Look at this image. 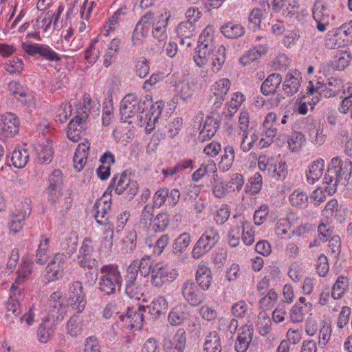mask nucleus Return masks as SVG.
Wrapping results in <instances>:
<instances>
[{"label":"nucleus","instance_id":"1","mask_svg":"<svg viewBox=\"0 0 352 352\" xmlns=\"http://www.w3.org/2000/svg\"><path fill=\"white\" fill-rule=\"evenodd\" d=\"M352 173V162L350 160H342L338 157H333L324 175L325 184L336 190L337 186H346Z\"/></svg>","mask_w":352,"mask_h":352},{"label":"nucleus","instance_id":"2","mask_svg":"<svg viewBox=\"0 0 352 352\" xmlns=\"http://www.w3.org/2000/svg\"><path fill=\"white\" fill-rule=\"evenodd\" d=\"M152 98L146 95L144 98L138 99L133 94L126 95L120 103V113L121 120L124 122L131 124L133 122L131 118H133L136 114L138 115V119L140 120V124H142L144 116L143 113L150 105Z\"/></svg>","mask_w":352,"mask_h":352},{"label":"nucleus","instance_id":"3","mask_svg":"<svg viewBox=\"0 0 352 352\" xmlns=\"http://www.w3.org/2000/svg\"><path fill=\"white\" fill-rule=\"evenodd\" d=\"M98 289L106 295L115 294L122 284V276L116 265H105L100 269Z\"/></svg>","mask_w":352,"mask_h":352},{"label":"nucleus","instance_id":"4","mask_svg":"<svg viewBox=\"0 0 352 352\" xmlns=\"http://www.w3.org/2000/svg\"><path fill=\"white\" fill-rule=\"evenodd\" d=\"M108 189L113 190L117 195L125 192L126 199L131 200L138 193L139 186L136 181L131 179L125 170L120 175L113 176Z\"/></svg>","mask_w":352,"mask_h":352},{"label":"nucleus","instance_id":"5","mask_svg":"<svg viewBox=\"0 0 352 352\" xmlns=\"http://www.w3.org/2000/svg\"><path fill=\"white\" fill-rule=\"evenodd\" d=\"M142 278L138 276L137 263H131L125 275V294L131 298L140 299L143 295Z\"/></svg>","mask_w":352,"mask_h":352},{"label":"nucleus","instance_id":"6","mask_svg":"<svg viewBox=\"0 0 352 352\" xmlns=\"http://www.w3.org/2000/svg\"><path fill=\"white\" fill-rule=\"evenodd\" d=\"M68 307L77 313H81L87 305L86 296L81 282L74 281L69 287L66 298Z\"/></svg>","mask_w":352,"mask_h":352},{"label":"nucleus","instance_id":"7","mask_svg":"<svg viewBox=\"0 0 352 352\" xmlns=\"http://www.w3.org/2000/svg\"><path fill=\"white\" fill-rule=\"evenodd\" d=\"M67 257L63 253L56 254L45 269V279L52 282L60 279L65 275Z\"/></svg>","mask_w":352,"mask_h":352},{"label":"nucleus","instance_id":"8","mask_svg":"<svg viewBox=\"0 0 352 352\" xmlns=\"http://www.w3.org/2000/svg\"><path fill=\"white\" fill-rule=\"evenodd\" d=\"M22 48L28 54L38 55L39 57L50 62H59L61 60L60 55L47 45L23 43Z\"/></svg>","mask_w":352,"mask_h":352},{"label":"nucleus","instance_id":"9","mask_svg":"<svg viewBox=\"0 0 352 352\" xmlns=\"http://www.w3.org/2000/svg\"><path fill=\"white\" fill-rule=\"evenodd\" d=\"M90 238H85L82 241L78 255V264L82 268L91 270L98 267L97 260L93 258L94 248Z\"/></svg>","mask_w":352,"mask_h":352},{"label":"nucleus","instance_id":"10","mask_svg":"<svg viewBox=\"0 0 352 352\" xmlns=\"http://www.w3.org/2000/svg\"><path fill=\"white\" fill-rule=\"evenodd\" d=\"M176 272L161 263L155 264L151 271V283L156 287H161L176 278Z\"/></svg>","mask_w":352,"mask_h":352},{"label":"nucleus","instance_id":"11","mask_svg":"<svg viewBox=\"0 0 352 352\" xmlns=\"http://www.w3.org/2000/svg\"><path fill=\"white\" fill-rule=\"evenodd\" d=\"M30 200L25 199V208L15 209L10 215V221L8 226L10 233L16 234L21 231L25 219L29 217L31 212Z\"/></svg>","mask_w":352,"mask_h":352},{"label":"nucleus","instance_id":"12","mask_svg":"<svg viewBox=\"0 0 352 352\" xmlns=\"http://www.w3.org/2000/svg\"><path fill=\"white\" fill-rule=\"evenodd\" d=\"M48 313L56 317V319H63L67 312L68 305L66 298H63L60 292H53L48 300Z\"/></svg>","mask_w":352,"mask_h":352},{"label":"nucleus","instance_id":"13","mask_svg":"<svg viewBox=\"0 0 352 352\" xmlns=\"http://www.w3.org/2000/svg\"><path fill=\"white\" fill-rule=\"evenodd\" d=\"M182 295L192 306H198L204 302L205 295L199 291L192 280H186L182 285Z\"/></svg>","mask_w":352,"mask_h":352},{"label":"nucleus","instance_id":"14","mask_svg":"<svg viewBox=\"0 0 352 352\" xmlns=\"http://www.w3.org/2000/svg\"><path fill=\"white\" fill-rule=\"evenodd\" d=\"M143 310H145V307L142 305L138 307V311H133L129 308L125 315L120 314L118 317L122 322L126 324V327L130 329L140 330L144 321Z\"/></svg>","mask_w":352,"mask_h":352},{"label":"nucleus","instance_id":"15","mask_svg":"<svg viewBox=\"0 0 352 352\" xmlns=\"http://www.w3.org/2000/svg\"><path fill=\"white\" fill-rule=\"evenodd\" d=\"M219 126L220 118L218 114L212 113L210 116H207L197 139L201 142L210 140L215 135Z\"/></svg>","mask_w":352,"mask_h":352},{"label":"nucleus","instance_id":"16","mask_svg":"<svg viewBox=\"0 0 352 352\" xmlns=\"http://www.w3.org/2000/svg\"><path fill=\"white\" fill-rule=\"evenodd\" d=\"M50 185L49 200L52 204H56L61 195V190L63 186V173L59 169L54 170L49 179Z\"/></svg>","mask_w":352,"mask_h":352},{"label":"nucleus","instance_id":"17","mask_svg":"<svg viewBox=\"0 0 352 352\" xmlns=\"http://www.w3.org/2000/svg\"><path fill=\"white\" fill-rule=\"evenodd\" d=\"M186 344L185 331L179 333V331H172L167 336L164 342L166 352H183Z\"/></svg>","mask_w":352,"mask_h":352},{"label":"nucleus","instance_id":"18","mask_svg":"<svg viewBox=\"0 0 352 352\" xmlns=\"http://www.w3.org/2000/svg\"><path fill=\"white\" fill-rule=\"evenodd\" d=\"M88 115L74 117L67 126V137L73 142H78L87 128L86 119Z\"/></svg>","mask_w":352,"mask_h":352},{"label":"nucleus","instance_id":"19","mask_svg":"<svg viewBox=\"0 0 352 352\" xmlns=\"http://www.w3.org/2000/svg\"><path fill=\"white\" fill-rule=\"evenodd\" d=\"M164 107V103L162 100H158L155 104L150 105L149 112L145 114L144 121L142 123L146 124L145 130L147 133H151L154 129Z\"/></svg>","mask_w":352,"mask_h":352},{"label":"nucleus","instance_id":"20","mask_svg":"<svg viewBox=\"0 0 352 352\" xmlns=\"http://www.w3.org/2000/svg\"><path fill=\"white\" fill-rule=\"evenodd\" d=\"M19 120L12 113L1 116V132L6 136H13L19 131Z\"/></svg>","mask_w":352,"mask_h":352},{"label":"nucleus","instance_id":"21","mask_svg":"<svg viewBox=\"0 0 352 352\" xmlns=\"http://www.w3.org/2000/svg\"><path fill=\"white\" fill-rule=\"evenodd\" d=\"M346 38L338 28L329 31L325 38V45L330 49L340 48L348 46Z\"/></svg>","mask_w":352,"mask_h":352},{"label":"nucleus","instance_id":"22","mask_svg":"<svg viewBox=\"0 0 352 352\" xmlns=\"http://www.w3.org/2000/svg\"><path fill=\"white\" fill-rule=\"evenodd\" d=\"M94 217L100 225H107L111 204L107 201H97L94 205Z\"/></svg>","mask_w":352,"mask_h":352},{"label":"nucleus","instance_id":"23","mask_svg":"<svg viewBox=\"0 0 352 352\" xmlns=\"http://www.w3.org/2000/svg\"><path fill=\"white\" fill-rule=\"evenodd\" d=\"M282 76L277 73H273L263 82L261 86V91L265 96L275 94L282 82Z\"/></svg>","mask_w":352,"mask_h":352},{"label":"nucleus","instance_id":"24","mask_svg":"<svg viewBox=\"0 0 352 352\" xmlns=\"http://www.w3.org/2000/svg\"><path fill=\"white\" fill-rule=\"evenodd\" d=\"M169 16L170 14H168L167 12H165L164 15L162 14L160 16V19L152 25L153 37L159 41L162 42L167 40L166 26Z\"/></svg>","mask_w":352,"mask_h":352},{"label":"nucleus","instance_id":"25","mask_svg":"<svg viewBox=\"0 0 352 352\" xmlns=\"http://www.w3.org/2000/svg\"><path fill=\"white\" fill-rule=\"evenodd\" d=\"M324 168V161L322 159H318L313 162L309 166V170L307 172V181L310 184H314L318 181L323 174Z\"/></svg>","mask_w":352,"mask_h":352},{"label":"nucleus","instance_id":"26","mask_svg":"<svg viewBox=\"0 0 352 352\" xmlns=\"http://www.w3.org/2000/svg\"><path fill=\"white\" fill-rule=\"evenodd\" d=\"M212 279V274L210 268L204 265L198 267L196 273V282L202 289H209Z\"/></svg>","mask_w":352,"mask_h":352},{"label":"nucleus","instance_id":"27","mask_svg":"<svg viewBox=\"0 0 352 352\" xmlns=\"http://www.w3.org/2000/svg\"><path fill=\"white\" fill-rule=\"evenodd\" d=\"M300 73L295 72L294 74H287L283 84V90L287 96H292L297 93L300 86V82L298 76Z\"/></svg>","mask_w":352,"mask_h":352},{"label":"nucleus","instance_id":"28","mask_svg":"<svg viewBox=\"0 0 352 352\" xmlns=\"http://www.w3.org/2000/svg\"><path fill=\"white\" fill-rule=\"evenodd\" d=\"M221 33L228 38L236 39L245 34V28L241 24L227 23L221 26Z\"/></svg>","mask_w":352,"mask_h":352},{"label":"nucleus","instance_id":"29","mask_svg":"<svg viewBox=\"0 0 352 352\" xmlns=\"http://www.w3.org/2000/svg\"><path fill=\"white\" fill-rule=\"evenodd\" d=\"M289 201L293 207L298 209H305L309 204L307 194L299 189L295 190L289 197Z\"/></svg>","mask_w":352,"mask_h":352},{"label":"nucleus","instance_id":"30","mask_svg":"<svg viewBox=\"0 0 352 352\" xmlns=\"http://www.w3.org/2000/svg\"><path fill=\"white\" fill-rule=\"evenodd\" d=\"M167 309L166 300L164 297H158L155 298L149 306L145 307V310H148L153 318H157L162 314H164Z\"/></svg>","mask_w":352,"mask_h":352},{"label":"nucleus","instance_id":"31","mask_svg":"<svg viewBox=\"0 0 352 352\" xmlns=\"http://www.w3.org/2000/svg\"><path fill=\"white\" fill-rule=\"evenodd\" d=\"M214 47V36L212 27L207 26L199 35L197 48L212 51Z\"/></svg>","mask_w":352,"mask_h":352},{"label":"nucleus","instance_id":"32","mask_svg":"<svg viewBox=\"0 0 352 352\" xmlns=\"http://www.w3.org/2000/svg\"><path fill=\"white\" fill-rule=\"evenodd\" d=\"M204 352H221V345L217 331H210L206 337L204 345Z\"/></svg>","mask_w":352,"mask_h":352},{"label":"nucleus","instance_id":"33","mask_svg":"<svg viewBox=\"0 0 352 352\" xmlns=\"http://www.w3.org/2000/svg\"><path fill=\"white\" fill-rule=\"evenodd\" d=\"M151 26L149 23L142 22L141 20L137 23L133 32L132 42L133 45H138L142 43V40L148 33Z\"/></svg>","mask_w":352,"mask_h":352},{"label":"nucleus","instance_id":"34","mask_svg":"<svg viewBox=\"0 0 352 352\" xmlns=\"http://www.w3.org/2000/svg\"><path fill=\"white\" fill-rule=\"evenodd\" d=\"M38 160L41 164H49L53 158V148L50 144H38L35 147Z\"/></svg>","mask_w":352,"mask_h":352},{"label":"nucleus","instance_id":"35","mask_svg":"<svg viewBox=\"0 0 352 352\" xmlns=\"http://www.w3.org/2000/svg\"><path fill=\"white\" fill-rule=\"evenodd\" d=\"M216 172L217 167L215 162L212 160H209L206 162L203 163L200 167L192 173V180L197 182L208 173Z\"/></svg>","mask_w":352,"mask_h":352},{"label":"nucleus","instance_id":"36","mask_svg":"<svg viewBox=\"0 0 352 352\" xmlns=\"http://www.w3.org/2000/svg\"><path fill=\"white\" fill-rule=\"evenodd\" d=\"M29 153L26 148H15L11 153L10 160L16 168L24 167L28 161Z\"/></svg>","mask_w":352,"mask_h":352},{"label":"nucleus","instance_id":"37","mask_svg":"<svg viewBox=\"0 0 352 352\" xmlns=\"http://www.w3.org/2000/svg\"><path fill=\"white\" fill-rule=\"evenodd\" d=\"M234 156V149L233 146L230 145L225 146L224 153L219 163V169L223 172L228 170L233 164Z\"/></svg>","mask_w":352,"mask_h":352},{"label":"nucleus","instance_id":"38","mask_svg":"<svg viewBox=\"0 0 352 352\" xmlns=\"http://www.w3.org/2000/svg\"><path fill=\"white\" fill-rule=\"evenodd\" d=\"M177 33L181 37V43H184V38H190L196 34L195 24L191 21L180 23L177 29Z\"/></svg>","mask_w":352,"mask_h":352},{"label":"nucleus","instance_id":"39","mask_svg":"<svg viewBox=\"0 0 352 352\" xmlns=\"http://www.w3.org/2000/svg\"><path fill=\"white\" fill-rule=\"evenodd\" d=\"M306 138L300 131H293L289 135L287 143L289 150L292 152H297L301 149L305 144Z\"/></svg>","mask_w":352,"mask_h":352},{"label":"nucleus","instance_id":"40","mask_svg":"<svg viewBox=\"0 0 352 352\" xmlns=\"http://www.w3.org/2000/svg\"><path fill=\"white\" fill-rule=\"evenodd\" d=\"M252 340L251 331H241L235 342V350L237 352H245Z\"/></svg>","mask_w":352,"mask_h":352},{"label":"nucleus","instance_id":"41","mask_svg":"<svg viewBox=\"0 0 352 352\" xmlns=\"http://www.w3.org/2000/svg\"><path fill=\"white\" fill-rule=\"evenodd\" d=\"M348 279L344 276H339L333 286L331 296L334 299L341 298L348 288Z\"/></svg>","mask_w":352,"mask_h":352},{"label":"nucleus","instance_id":"42","mask_svg":"<svg viewBox=\"0 0 352 352\" xmlns=\"http://www.w3.org/2000/svg\"><path fill=\"white\" fill-rule=\"evenodd\" d=\"M230 81L228 78H221L217 81L213 85L214 96L217 98L219 97L221 100H224L225 96L230 89Z\"/></svg>","mask_w":352,"mask_h":352},{"label":"nucleus","instance_id":"43","mask_svg":"<svg viewBox=\"0 0 352 352\" xmlns=\"http://www.w3.org/2000/svg\"><path fill=\"white\" fill-rule=\"evenodd\" d=\"M312 15L315 21L329 19V10L322 1L317 0L315 2L313 7Z\"/></svg>","mask_w":352,"mask_h":352},{"label":"nucleus","instance_id":"44","mask_svg":"<svg viewBox=\"0 0 352 352\" xmlns=\"http://www.w3.org/2000/svg\"><path fill=\"white\" fill-rule=\"evenodd\" d=\"M226 48L223 45H219L212 58V69L218 72L222 68L226 60Z\"/></svg>","mask_w":352,"mask_h":352},{"label":"nucleus","instance_id":"45","mask_svg":"<svg viewBox=\"0 0 352 352\" xmlns=\"http://www.w3.org/2000/svg\"><path fill=\"white\" fill-rule=\"evenodd\" d=\"M243 140L241 144V148L244 152L249 151L252 147L254 144L258 140V135L253 131L251 128L248 131L244 132L242 135Z\"/></svg>","mask_w":352,"mask_h":352},{"label":"nucleus","instance_id":"46","mask_svg":"<svg viewBox=\"0 0 352 352\" xmlns=\"http://www.w3.org/2000/svg\"><path fill=\"white\" fill-rule=\"evenodd\" d=\"M169 223V217L166 212L159 213L151 221V226L155 232H163Z\"/></svg>","mask_w":352,"mask_h":352},{"label":"nucleus","instance_id":"47","mask_svg":"<svg viewBox=\"0 0 352 352\" xmlns=\"http://www.w3.org/2000/svg\"><path fill=\"white\" fill-rule=\"evenodd\" d=\"M200 238L203 239L212 248L219 241L220 236L216 228L209 227L204 231Z\"/></svg>","mask_w":352,"mask_h":352},{"label":"nucleus","instance_id":"48","mask_svg":"<svg viewBox=\"0 0 352 352\" xmlns=\"http://www.w3.org/2000/svg\"><path fill=\"white\" fill-rule=\"evenodd\" d=\"M190 242V236L189 234L184 232L180 234L174 241L173 250L174 252L179 253L183 252L189 245Z\"/></svg>","mask_w":352,"mask_h":352},{"label":"nucleus","instance_id":"49","mask_svg":"<svg viewBox=\"0 0 352 352\" xmlns=\"http://www.w3.org/2000/svg\"><path fill=\"white\" fill-rule=\"evenodd\" d=\"M212 248L210 247L203 239L199 238L192 249V256L195 259H198L208 252Z\"/></svg>","mask_w":352,"mask_h":352},{"label":"nucleus","instance_id":"50","mask_svg":"<svg viewBox=\"0 0 352 352\" xmlns=\"http://www.w3.org/2000/svg\"><path fill=\"white\" fill-rule=\"evenodd\" d=\"M23 68V63L21 58H13L4 64V69L12 74H20Z\"/></svg>","mask_w":352,"mask_h":352},{"label":"nucleus","instance_id":"51","mask_svg":"<svg viewBox=\"0 0 352 352\" xmlns=\"http://www.w3.org/2000/svg\"><path fill=\"white\" fill-rule=\"evenodd\" d=\"M186 315L180 307H176L169 313L168 321L171 325H180L186 318Z\"/></svg>","mask_w":352,"mask_h":352},{"label":"nucleus","instance_id":"52","mask_svg":"<svg viewBox=\"0 0 352 352\" xmlns=\"http://www.w3.org/2000/svg\"><path fill=\"white\" fill-rule=\"evenodd\" d=\"M63 319H56V317H54L53 315L48 313L47 315L43 318L42 322L40 324V329H42V330H53L54 329H57L58 324Z\"/></svg>","mask_w":352,"mask_h":352},{"label":"nucleus","instance_id":"53","mask_svg":"<svg viewBox=\"0 0 352 352\" xmlns=\"http://www.w3.org/2000/svg\"><path fill=\"white\" fill-rule=\"evenodd\" d=\"M310 95L304 96L302 99L300 100V104L298 107V113L302 115L307 114L308 111L307 104L312 106L311 108H314V106L319 101L320 98L318 96H314L311 98V101L309 100H307V98H309Z\"/></svg>","mask_w":352,"mask_h":352},{"label":"nucleus","instance_id":"54","mask_svg":"<svg viewBox=\"0 0 352 352\" xmlns=\"http://www.w3.org/2000/svg\"><path fill=\"white\" fill-rule=\"evenodd\" d=\"M97 40L94 39L90 43L89 47L85 50V58L89 63H94L100 56L99 50L96 49L95 45Z\"/></svg>","mask_w":352,"mask_h":352},{"label":"nucleus","instance_id":"55","mask_svg":"<svg viewBox=\"0 0 352 352\" xmlns=\"http://www.w3.org/2000/svg\"><path fill=\"white\" fill-rule=\"evenodd\" d=\"M277 294L274 289H270L268 293L259 300V304L263 309H270L277 299Z\"/></svg>","mask_w":352,"mask_h":352},{"label":"nucleus","instance_id":"56","mask_svg":"<svg viewBox=\"0 0 352 352\" xmlns=\"http://www.w3.org/2000/svg\"><path fill=\"white\" fill-rule=\"evenodd\" d=\"M244 184L243 176L239 173H234L230 177V180L226 184L227 188H230L232 191L241 189Z\"/></svg>","mask_w":352,"mask_h":352},{"label":"nucleus","instance_id":"57","mask_svg":"<svg viewBox=\"0 0 352 352\" xmlns=\"http://www.w3.org/2000/svg\"><path fill=\"white\" fill-rule=\"evenodd\" d=\"M167 188H160L155 192L153 197V205L155 207L160 208L165 204L166 201H167Z\"/></svg>","mask_w":352,"mask_h":352},{"label":"nucleus","instance_id":"58","mask_svg":"<svg viewBox=\"0 0 352 352\" xmlns=\"http://www.w3.org/2000/svg\"><path fill=\"white\" fill-rule=\"evenodd\" d=\"M241 236V228L236 225L230 228L228 233V243L232 247H236L239 243Z\"/></svg>","mask_w":352,"mask_h":352},{"label":"nucleus","instance_id":"59","mask_svg":"<svg viewBox=\"0 0 352 352\" xmlns=\"http://www.w3.org/2000/svg\"><path fill=\"white\" fill-rule=\"evenodd\" d=\"M243 227V237L242 240L248 245H250L254 241V233L252 228L249 223H241Z\"/></svg>","mask_w":352,"mask_h":352},{"label":"nucleus","instance_id":"60","mask_svg":"<svg viewBox=\"0 0 352 352\" xmlns=\"http://www.w3.org/2000/svg\"><path fill=\"white\" fill-rule=\"evenodd\" d=\"M248 310V305L243 300L239 301L232 307V314L234 316L243 319Z\"/></svg>","mask_w":352,"mask_h":352},{"label":"nucleus","instance_id":"61","mask_svg":"<svg viewBox=\"0 0 352 352\" xmlns=\"http://www.w3.org/2000/svg\"><path fill=\"white\" fill-rule=\"evenodd\" d=\"M329 263L327 258L324 254H320L317 261L316 270L320 276L324 277L329 272Z\"/></svg>","mask_w":352,"mask_h":352},{"label":"nucleus","instance_id":"62","mask_svg":"<svg viewBox=\"0 0 352 352\" xmlns=\"http://www.w3.org/2000/svg\"><path fill=\"white\" fill-rule=\"evenodd\" d=\"M132 263H137L138 270L143 276H146L152 271V265L149 262V258H142L140 261H134Z\"/></svg>","mask_w":352,"mask_h":352},{"label":"nucleus","instance_id":"63","mask_svg":"<svg viewBox=\"0 0 352 352\" xmlns=\"http://www.w3.org/2000/svg\"><path fill=\"white\" fill-rule=\"evenodd\" d=\"M352 59L351 54L349 52H344L338 56L336 60V67L338 70L344 69L349 65Z\"/></svg>","mask_w":352,"mask_h":352},{"label":"nucleus","instance_id":"64","mask_svg":"<svg viewBox=\"0 0 352 352\" xmlns=\"http://www.w3.org/2000/svg\"><path fill=\"white\" fill-rule=\"evenodd\" d=\"M85 352H100V345L97 338L94 336H89L85 342Z\"/></svg>","mask_w":352,"mask_h":352}]
</instances>
